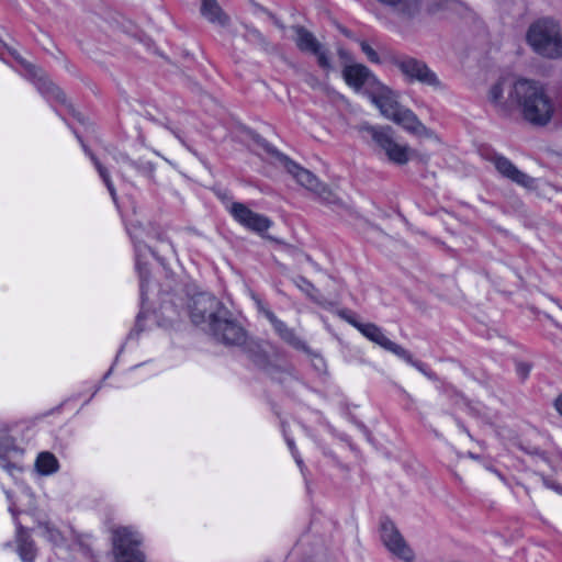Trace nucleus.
Here are the masks:
<instances>
[{"instance_id": "nucleus-26", "label": "nucleus", "mask_w": 562, "mask_h": 562, "mask_svg": "<svg viewBox=\"0 0 562 562\" xmlns=\"http://www.w3.org/2000/svg\"><path fill=\"white\" fill-rule=\"evenodd\" d=\"M13 442L11 438L7 436L0 437V460L3 459L11 450Z\"/></svg>"}, {"instance_id": "nucleus-7", "label": "nucleus", "mask_w": 562, "mask_h": 562, "mask_svg": "<svg viewBox=\"0 0 562 562\" xmlns=\"http://www.w3.org/2000/svg\"><path fill=\"white\" fill-rule=\"evenodd\" d=\"M206 334L225 346H241L248 337L246 329L228 308Z\"/></svg>"}, {"instance_id": "nucleus-27", "label": "nucleus", "mask_w": 562, "mask_h": 562, "mask_svg": "<svg viewBox=\"0 0 562 562\" xmlns=\"http://www.w3.org/2000/svg\"><path fill=\"white\" fill-rule=\"evenodd\" d=\"M405 353L407 355V357H398L400 359L404 360L406 363L413 366L414 368H416L418 371L423 372V373H426L425 372V364L420 361H417V360H414L413 356L411 355V352L408 350L405 349Z\"/></svg>"}, {"instance_id": "nucleus-21", "label": "nucleus", "mask_w": 562, "mask_h": 562, "mask_svg": "<svg viewBox=\"0 0 562 562\" xmlns=\"http://www.w3.org/2000/svg\"><path fill=\"white\" fill-rule=\"evenodd\" d=\"M35 468L40 474L50 475L58 471L59 463L57 458L53 453L44 451L37 456L35 461Z\"/></svg>"}, {"instance_id": "nucleus-29", "label": "nucleus", "mask_w": 562, "mask_h": 562, "mask_svg": "<svg viewBox=\"0 0 562 562\" xmlns=\"http://www.w3.org/2000/svg\"><path fill=\"white\" fill-rule=\"evenodd\" d=\"M136 268L139 272V278H140V293L142 295H144L145 293V281H146V277H147V270L145 268H143L140 266V263H136Z\"/></svg>"}, {"instance_id": "nucleus-3", "label": "nucleus", "mask_w": 562, "mask_h": 562, "mask_svg": "<svg viewBox=\"0 0 562 562\" xmlns=\"http://www.w3.org/2000/svg\"><path fill=\"white\" fill-rule=\"evenodd\" d=\"M262 148L269 153L274 155L279 161L283 165L286 171L293 176V178L307 190L316 193L324 202L334 203L335 196L333 192L313 175L310 170L301 167L293 160H291L288 156L278 151L273 146L268 144L266 140L260 142Z\"/></svg>"}, {"instance_id": "nucleus-10", "label": "nucleus", "mask_w": 562, "mask_h": 562, "mask_svg": "<svg viewBox=\"0 0 562 562\" xmlns=\"http://www.w3.org/2000/svg\"><path fill=\"white\" fill-rule=\"evenodd\" d=\"M381 539L384 546L396 557L411 562L414 559V552L408 547L395 525L385 519L381 522Z\"/></svg>"}, {"instance_id": "nucleus-24", "label": "nucleus", "mask_w": 562, "mask_h": 562, "mask_svg": "<svg viewBox=\"0 0 562 562\" xmlns=\"http://www.w3.org/2000/svg\"><path fill=\"white\" fill-rule=\"evenodd\" d=\"M131 167L134 168L139 175L151 178L155 171V166L147 160L139 159L131 161Z\"/></svg>"}, {"instance_id": "nucleus-32", "label": "nucleus", "mask_w": 562, "mask_h": 562, "mask_svg": "<svg viewBox=\"0 0 562 562\" xmlns=\"http://www.w3.org/2000/svg\"><path fill=\"white\" fill-rule=\"evenodd\" d=\"M117 162H122L128 165L131 167V161H133L126 154L120 153L117 157H115Z\"/></svg>"}, {"instance_id": "nucleus-35", "label": "nucleus", "mask_w": 562, "mask_h": 562, "mask_svg": "<svg viewBox=\"0 0 562 562\" xmlns=\"http://www.w3.org/2000/svg\"><path fill=\"white\" fill-rule=\"evenodd\" d=\"M301 282L303 283V285H300L302 290L308 292L311 289H313L312 283L306 281L305 279H301Z\"/></svg>"}, {"instance_id": "nucleus-18", "label": "nucleus", "mask_w": 562, "mask_h": 562, "mask_svg": "<svg viewBox=\"0 0 562 562\" xmlns=\"http://www.w3.org/2000/svg\"><path fill=\"white\" fill-rule=\"evenodd\" d=\"M392 122L416 136L430 137L432 135V132L422 123L417 115L411 109L404 106Z\"/></svg>"}, {"instance_id": "nucleus-6", "label": "nucleus", "mask_w": 562, "mask_h": 562, "mask_svg": "<svg viewBox=\"0 0 562 562\" xmlns=\"http://www.w3.org/2000/svg\"><path fill=\"white\" fill-rule=\"evenodd\" d=\"M142 536L131 527L113 530L112 543L115 562H145V554L139 549Z\"/></svg>"}, {"instance_id": "nucleus-9", "label": "nucleus", "mask_w": 562, "mask_h": 562, "mask_svg": "<svg viewBox=\"0 0 562 562\" xmlns=\"http://www.w3.org/2000/svg\"><path fill=\"white\" fill-rule=\"evenodd\" d=\"M369 98L379 109L380 113L390 121H392L403 108L398 103L397 93L380 81L372 90H369Z\"/></svg>"}, {"instance_id": "nucleus-22", "label": "nucleus", "mask_w": 562, "mask_h": 562, "mask_svg": "<svg viewBox=\"0 0 562 562\" xmlns=\"http://www.w3.org/2000/svg\"><path fill=\"white\" fill-rule=\"evenodd\" d=\"M83 149L86 151L87 155H89L90 159L92 160L99 176L101 177V179L103 180L104 184L106 186L112 199L115 201L116 200V191H115V188H114V184L111 180V177L109 175V171L106 170V168L98 160V158L83 145Z\"/></svg>"}, {"instance_id": "nucleus-8", "label": "nucleus", "mask_w": 562, "mask_h": 562, "mask_svg": "<svg viewBox=\"0 0 562 562\" xmlns=\"http://www.w3.org/2000/svg\"><path fill=\"white\" fill-rule=\"evenodd\" d=\"M393 64L409 81H417L435 89L442 88L437 75L423 60L400 56L393 59Z\"/></svg>"}, {"instance_id": "nucleus-20", "label": "nucleus", "mask_w": 562, "mask_h": 562, "mask_svg": "<svg viewBox=\"0 0 562 562\" xmlns=\"http://www.w3.org/2000/svg\"><path fill=\"white\" fill-rule=\"evenodd\" d=\"M201 14L211 23L225 25L228 22L216 0H201Z\"/></svg>"}, {"instance_id": "nucleus-30", "label": "nucleus", "mask_w": 562, "mask_h": 562, "mask_svg": "<svg viewBox=\"0 0 562 562\" xmlns=\"http://www.w3.org/2000/svg\"><path fill=\"white\" fill-rule=\"evenodd\" d=\"M516 371L519 376H521L522 379H526L530 372V367L527 363L518 362L516 364Z\"/></svg>"}, {"instance_id": "nucleus-31", "label": "nucleus", "mask_w": 562, "mask_h": 562, "mask_svg": "<svg viewBox=\"0 0 562 562\" xmlns=\"http://www.w3.org/2000/svg\"><path fill=\"white\" fill-rule=\"evenodd\" d=\"M286 443H288V446H289V448H290V450H291V453H292V456L294 457V459H295L296 463L301 467V465H302V463H303V461H302V459L300 458V456H299V453H297V450H296V447H295L294 441H293L292 439H289V438H288V439H286Z\"/></svg>"}, {"instance_id": "nucleus-23", "label": "nucleus", "mask_w": 562, "mask_h": 562, "mask_svg": "<svg viewBox=\"0 0 562 562\" xmlns=\"http://www.w3.org/2000/svg\"><path fill=\"white\" fill-rule=\"evenodd\" d=\"M42 536L53 544H60L64 540L61 532L48 522L40 524Z\"/></svg>"}, {"instance_id": "nucleus-33", "label": "nucleus", "mask_w": 562, "mask_h": 562, "mask_svg": "<svg viewBox=\"0 0 562 562\" xmlns=\"http://www.w3.org/2000/svg\"><path fill=\"white\" fill-rule=\"evenodd\" d=\"M554 407L557 412L562 416V394L554 401Z\"/></svg>"}, {"instance_id": "nucleus-25", "label": "nucleus", "mask_w": 562, "mask_h": 562, "mask_svg": "<svg viewBox=\"0 0 562 562\" xmlns=\"http://www.w3.org/2000/svg\"><path fill=\"white\" fill-rule=\"evenodd\" d=\"M360 47L371 63H380V57L378 53L367 42H360Z\"/></svg>"}, {"instance_id": "nucleus-14", "label": "nucleus", "mask_w": 562, "mask_h": 562, "mask_svg": "<svg viewBox=\"0 0 562 562\" xmlns=\"http://www.w3.org/2000/svg\"><path fill=\"white\" fill-rule=\"evenodd\" d=\"M21 64L24 66L27 76L34 81V85L41 94L47 99L65 102V94L63 91L46 77L42 69L23 60H21Z\"/></svg>"}, {"instance_id": "nucleus-13", "label": "nucleus", "mask_w": 562, "mask_h": 562, "mask_svg": "<svg viewBox=\"0 0 562 562\" xmlns=\"http://www.w3.org/2000/svg\"><path fill=\"white\" fill-rule=\"evenodd\" d=\"M258 311L263 315L273 327L276 334L286 344L295 349H305V342L297 336L293 328H290L283 321L262 302H258Z\"/></svg>"}, {"instance_id": "nucleus-1", "label": "nucleus", "mask_w": 562, "mask_h": 562, "mask_svg": "<svg viewBox=\"0 0 562 562\" xmlns=\"http://www.w3.org/2000/svg\"><path fill=\"white\" fill-rule=\"evenodd\" d=\"M486 101L497 116L509 119L518 112L525 122L536 127L547 126L557 111L547 87L527 78L497 79L488 87Z\"/></svg>"}, {"instance_id": "nucleus-16", "label": "nucleus", "mask_w": 562, "mask_h": 562, "mask_svg": "<svg viewBox=\"0 0 562 562\" xmlns=\"http://www.w3.org/2000/svg\"><path fill=\"white\" fill-rule=\"evenodd\" d=\"M359 331L370 341L379 345L381 348L392 352L396 357H407L405 348L390 340L383 333L382 328L373 323H366L359 326Z\"/></svg>"}, {"instance_id": "nucleus-2", "label": "nucleus", "mask_w": 562, "mask_h": 562, "mask_svg": "<svg viewBox=\"0 0 562 562\" xmlns=\"http://www.w3.org/2000/svg\"><path fill=\"white\" fill-rule=\"evenodd\" d=\"M527 43L538 55L557 59L562 56V30L557 21L549 18L533 22L526 35Z\"/></svg>"}, {"instance_id": "nucleus-4", "label": "nucleus", "mask_w": 562, "mask_h": 562, "mask_svg": "<svg viewBox=\"0 0 562 562\" xmlns=\"http://www.w3.org/2000/svg\"><path fill=\"white\" fill-rule=\"evenodd\" d=\"M191 322L204 333L226 314L227 307L211 293H199L191 299L189 305Z\"/></svg>"}, {"instance_id": "nucleus-28", "label": "nucleus", "mask_w": 562, "mask_h": 562, "mask_svg": "<svg viewBox=\"0 0 562 562\" xmlns=\"http://www.w3.org/2000/svg\"><path fill=\"white\" fill-rule=\"evenodd\" d=\"M340 315L344 319H346L350 325H352L358 330H359V326L366 325V323H361V322L357 321V318L353 315H351L349 312L344 311L340 313Z\"/></svg>"}, {"instance_id": "nucleus-11", "label": "nucleus", "mask_w": 562, "mask_h": 562, "mask_svg": "<svg viewBox=\"0 0 562 562\" xmlns=\"http://www.w3.org/2000/svg\"><path fill=\"white\" fill-rule=\"evenodd\" d=\"M488 159L502 177L527 189L535 187V179L519 170L507 157L493 154Z\"/></svg>"}, {"instance_id": "nucleus-19", "label": "nucleus", "mask_w": 562, "mask_h": 562, "mask_svg": "<svg viewBox=\"0 0 562 562\" xmlns=\"http://www.w3.org/2000/svg\"><path fill=\"white\" fill-rule=\"evenodd\" d=\"M16 552L23 562H35L37 557L36 546L26 528L15 521Z\"/></svg>"}, {"instance_id": "nucleus-12", "label": "nucleus", "mask_w": 562, "mask_h": 562, "mask_svg": "<svg viewBox=\"0 0 562 562\" xmlns=\"http://www.w3.org/2000/svg\"><path fill=\"white\" fill-rule=\"evenodd\" d=\"M229 212L239 224L250 231L263 233L271 226V221L268 217L252 212L243 203H233L231 205Z\"/></svg>"}, {"instance_id": "nucleus-17", "label": "nucleus", "mask_w": 562, "mask_h": 562, "mask_svg": "<svg viewBox=\"0 0 562 562\" xmlns=\"http://www.w3.org/2000/svg\"><path fill=\"white\" fill-rule=\"evenodd\" d=\"M296 45L302 52H308L317 57L318 65L327 69L330 67L329 59L323 50L316 37L304 27L296 29Z\"/></svg>"}, {"instance_id": "nucleus-34", "label": "nucleus", "mask_w": 562, "mask_h": 562, "mask_svg": "<svg viewBox=\"0 0 562 562\" xmlns=\"http://www.w3.org/2000/svg\"><path fill=\"white\" fill-rule=\"evenodd\" d=\"M544 484L546 486H548L549 488H552L559 493H562V487L553 482H550L548 480L544 481Z\"/></svg>"}, {"instance_id": "nucleus-5", "label": "nucleus", "mask_w": 562, "mask_h": 562, "mask_svg": "<svg viewBox=\"0 0 562 562\" xmlns=\"http://www.w3.org/2000/svg\"><path fill=\"white\" fill-rule=\"evenodd\" d=\"M375 146L383 153L387 160L395 165H406L411 159V148L407 145L398 144L393 136V130L390 126H362Z\"/></svg>"}, {"instance_id": "nucleus-15", "label": "nucleus", "mask_w": 562, "mask_h": 562, "mask_svg": "<svg viewBox=\"0 0 562 562\" xmlns=\"http://www.w3.org/2000/svg\"><path fill=\"white\" fill-rule=\"evenodd\" d=\"M342 76L347 85L356 91L362 88L372 90L379 82L371 71L360 64L346 66Z\"/></svg>"}]
</instances>
